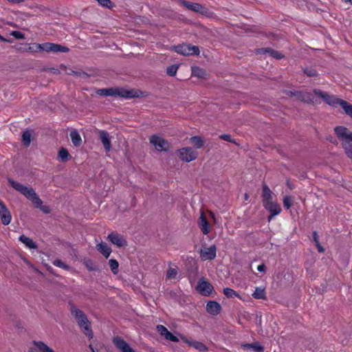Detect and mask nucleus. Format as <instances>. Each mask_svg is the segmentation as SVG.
<instances>
[{"instance_id":"7ed1b4c3","label":"nucleus","mask_w":352,"mask_h":352,"mask_svg":"<svg viewBox=\"0 0 352 352\" xmlns=\"http://www.w3.org/2000/svg\"><path fill=\"white\" fill-rule=\"evenodd\" d=\"M96 94L101 96H119L124 98H133L140 97L142 92L135 89H126L122 87H110L99 89L96 91Z\"/></svg>"},{"instance_id":"5fc2aeb1","label":"nucleus","mask_w":352,"mask_h":352,"mask_svg":"<svg viewBox=\"0 0 352 352\" xmlns=\"http://www.w3.org/2000/svg\"><path fill=\"white\" fill-rule=\"evenodd\" d=\"M313 239H314V241L315 242V243H320L319 240H318V236L316 231L313 232Z\"/></svg>"},{"instance_id":"cd10ccee","label":"nucleus","mask_w":352,"mask_h":352,"mask_svg":"<svg viewBox=\"0 0 352 352\" xmlns=\"http://www.w3.org/2000/svg\"><path fill=\"white\" fill-rule=\"evenodd\" d=\"M82 264L87 267L89 272L99 271V267L95 263L89 258H85L82 261Z\"/></svg>"},{"instance_id":"37998d69","label":"nucleus","mask_w":352,"mask_h":352,"mask_svg":"<svg viewBox=\"0 0 352 352\" xmlns=\"http://www.w3.org/2000/svg\"><path fill=\"white\" fill-rule=\"evenodd\" d=\"M157 329L158 332L160 333L161 336H164V338L167 336V334L170 332L167 328H166L162 324H159L157 326Z\"/></svg>"},{"instance_id":"b1692460","label":"nucleus","mask_w":352,"mask_h":352,"mask_svg":"<svg viewBox=\"0 0 352 352\" xmlns=\"http://www.w3.org/2000/svg\"><path fill=\"white\" fill-rule=\"evenodd\" d=\"M192 76L198 78L205 79L208 75L206 71L198 66H192L191 67Z\"/></svg>"},{"instance_id":"4d7b16f0","label":"nucleus","mask_w":352,"mask_h":352,"mask_svg":"<svg viewBox=\"0 0 352 352\" xmlns=\"http://www.w3.org/2000/svg\"><path fill=\"white\" fill-rule=\"evenodd\" d=\"M8 2L12 4H19L24 2V0H7Z\"/></svg>"},{"instance_id":"58836bf2","label":"nucleus","mask_w":352,"mask_h":352,"mask_svg":"<svg viewBox=\"0 0 352 352\" xmlns=\"http://www.w3.org/2000/svg\"><path fill=\"white\" fill-rule=\"evenodd\" d=\"M223 293L227 298L239 297V294L236 292L229 287L225 288Z\"/></svg>"},{"instance_id":"aec40b11","label":"nucleus","mask_w":352,"mask_h":352,"mask_svg":"<svg viewBox=\"0 0 352 352\" xmlns=\"http://www.w3.org/2000/svg\"><path fill=\"white\" fill-rule=\"evenodd\" d=\"M34 133L32 129H26L23 132L21 142L25 146L28 147L30 145Z\"/></svg>"},{"instance_id":"bb28decb","label":"nucleus","mask_w":352,"mask_h":352,"mask_svg":"<svg viewBox=\"0 0 352 352\" xmlns=\"http://www.w3.org/2000/svg\"><path fill=\"white\" fill-rule=\"evenodd\" d=\"M6 314H7L9 320L13 322V324L15 326V327L18 329L23 328L22 323L19 320H17L15 314L11 310L6 309Z\"/></svg>"},{"instance_id":"de8ad7c7","label":"nucleus","mask_w":352,"mask_h":352,"mask_svg":"<svg viewBox=\"0 0 352 352\" xmlns=\"http://www.w3.org/2000/svg\"><path fill=\"white\" fill-rule=\"evenodd\" d=\"M68 74H71V75H74L76 76L82 77V78H88L90 76L87 73H86L85 72H77V71L72 70L71 72H69Z\"/></svg>"},{"instance_id":"a18cd8bd","label":"nucleus","mask_w":352,"mask_h":352,"mask_svg":"<svg viewBox=\"0 0 352 352\" xmlns=\"http://www.w3.org/2000/svg\"><path fill=\"white\" fill-rule=\"evenodd\" d=\"M53 263H54V265H56L57 267H61V268L65 269V270H68L69 268L68 265L65 264L64 262H63L60 259H56L53 262Z\"/></svg>"},{"instance_id":"864d4df0","label":"nucleus","mask_w":352,"mask_h":352,"mask_svg":"<svg viewBox=\"0 0 352 352\" xmlns=\"http://www.w3.org/2000/svg\"><path fill=\"white\" fill-rule=\"evenodd\" d=\"M257 270L260 272H265L266 270V266L265 265V264L259 265L257 267Z\"/></svg>"},{"instance_id":"6ab92c4d","label":"nucleus","mask_w":352,"mask_h":352,"mask_svg":"<svg viewBox=\"0 0 352 352\" xmlns=\"http://www.w3.org/2000/svg\"><path fill=\"white\" fill-rule=\"evenodd\" d=\"M263 206L267 211L272 214V216L278 215L281 211L280 204L276 202H267Z\"/></svg>"},{"instance_id":"4be33fe9","label":"nucleus","mask_w":352,"mask_h":352,"mask_svg":"<svg viewBox=\"0 0 352 352\" xmlns=\"http://www.w3.org/2000/svg\"><path fill=\"white\" fill-rule=\"evenodd\" d=\"M241 347L244 350L252 349L254 352H264V347L258 342H255L250 344H243Z\"/></svg>"},{"instance_id":"e2e57ef3","label":"nucleus","mask_w":352,"mask_h":352,"mask_svg":"<svg viewBox=\"0 0 352 352\" xmlns=\"http://www.w3.org/2000/svg\"><path fill=\"white\" fill-rule=\"evenodd\" d=\"M50 69L52 70V72H54V73H56L58 71V69H54V68H50Z\"/></svg>"},{"instance_id":"dca6fc26","label":"nucleus","mask_w":352,"mask_h":352,"mask_svg":"<svg viewBox=\"0 0 352 352\" xmlns=\"http://www.w3.org/2000/svg\"><path fill=\"white\" fill-rule=\"evenodd\" d=\"M198 226L204 234L210 232V225L204 213H201L199 218Z\"/></svg>"},{"instance_id":"393cba45","label":"nucleus","mask_w":352,"mask_h":352,"mask_svg":"<svg viewBox=\"0 0 352 352\" xmlns=\"http://www.w3.org/2000/svg\"><path fill=\"white\" fill-rule=\"evenodd\" d=\"M179 1L183 6L186 8L188 10L193 11L197 13L199 11V8H200V3H192L186 0H179Z\"/></svg>"},{"instance_id":"2eb2a0df","label":"nucleus","mask_w":352,"mask_h":352,"mask_svg":"<svg viewBox=\"0 0 352 352\" xmlns=\"http://www.w3.org/2000/svg\"><path fill=\"white\" fill-rule=\"evenodd\" d=\"M99 138L104 146V150L109 152L111 148L109 134L106 131H98Z\"/></svg>"},{"instance_id":"774afa93","label":"nucleus","mask_w":352,"mask_h":352,"mask_svg":"<svg viewBox=\"0 0 352 352\" xmlns=\"http://www.w3.org/2000/svg\"><path fill=\"white\" fill-rule=\"evenodd\" d=\"M1 41H8V40L1 36Z\"/></svg>"},{"instance_id":"ea45409f","label":"nucleus","mask_w":352,"mask_h":352,"mask_svg":"<svg viewBox=\"0 0 352 352\" xmlns=\"http://www.w3.org/2000/svg\"><path fill=\"white\" fill-rule=\"evenodd\" d=\"M304 74L309 77H315L318 76L317 71L312 67H305L302 69Z\"/></svg>"},{"instance_id":"e433bc0d","label":"nucleus","mask_w":352,"mask_h":352,"mask_svg":"<svg viewBox=\"0 0 352 352\" xmlns=\"http://www.w3.org/2000/svg\"><path fill=\"white\" fill-rule=\"evenodd\" d=\"M267 54H270V56L277 60H280L285 57V56L283 54L270 47H268Z\"/></svg>"},{"instance_id":"a878e982","label":"nucleus","mask_w":352,"mask_h":352,"mask_svg":"<svg viewBox=\"0 0 352 352\" xmlns=\"http://www.w3.org/2000/svg\"><path fill=\"white\" fill-rule=\"evenodd\" d=\"M19 241L24 243L30 249H36L37 245L32 239L22 234L19 236Z\"/></svg>"},{"instance_id":"2f4dec72","label":"nucleus","mask_w":352,"mask_h":352,"mask_svg":"<svg viewBox=\"0 0 352 352\" xmlns=\"http://www.w3.org/2000/svg\"><path fill=\"white\" fill-rule=\"evenodd\" d=\"M34 344L36 345L41 352H54L51 348H50L46 344L41 341H34Z\"/></svg>"},{"instance_id":"4c0bfd02","label":"nucleus","mask_w":352,"mask_h":352,"mask_svg":"<svg viewBox=\"0 0 352 352\" xmlns=\"http://www.w3.org/2000/svg\"><path fill=\"white\" fill-rule=\"evenodd\" d=\"M109 266H110V268H111V270L112 271V272L114 274H117L118 272V267H119L118 262L116 259L111 258L109 261Z\"/></svg>"},{"instance_id":"8fccbe9b","label":"nucleus","mask_w":352,"mask_h":352,"mask_svg":"<svg viewBox=\"0 0 352 352\" xmlns=\"http://www.w3.org/2000/svg\"><path fill=\"white\" fill-rule=\"evenodd\" d=\"M165 338L166 340H168L174 342H177L179 341V339L177 338V337L175 336V335H173L171 332H169L167 334V336L165 337Z\"/></svg>"},{"instance_id":"f03ea898","label":"nucleus","mask_w":352,"mask_h":352,"mask_svg":"<svg viewBox=\"0 0 352 352\" xmlns=\"http://www.w3.org/2000/svg\"><path fill=\"white\" fill-rule=\"evenodd\" d=\"M313 92L316 96L322 98L330 106L336 107L338 104L340 105L344 113L352 118V104L346 100L337 98L336 96L329 95L318 89H314Z\"/></svg>"},{"instance_id":"f704fd0d","label":"nucleus","mask_w":352,"mask_h":352,"mask_svg":"<svg viewBox=\"0 0 352 352\" xmlns=\"http://www.w3.org/2000/svg\"><path fill=\"white\" fill-rule=\"evenodd\" d=\"M199 8H199V11L197 13H199L209 18H211L214 16V12L210 10L206 7L204 6L203 5L201 4Z\"/></svg>"},{"instance_id":"680f3d73","label":"nucleus","mask_w":352,"mask_h":352,"mask_svg":"<svg viewBox=\"0 0 352 352\" xmlns=\"http://www.w3.org/2000/svg\"><path fill=\"white\" fill-rule=\"evenodd\" d=\"M244 197H245V200H248V198H249V195H248V193H245V195H244Z\"/></svg>"},{"instance_id":"412c9836","label":"nucleus","mask_w":352,"mask_h":352,"mask_svg":"<svg viewBox=\"0 0 352 352\" xmlns=\"http://www.w3.org/2000/svg\"><path fill=\"white\" fill-rule=\"evenodd\" d=\"M272 192L267 186V184H264L263 185V194H262V201L263 206L267 202H272Z\"/></svg>"},{"instance_id":"09e8293b","label":"nucleus","mask_w":352,"mask_h":352,"mask_svg":"<svg viewBox=\"0 0 352 352\" xmlns=\"http://www.w3.org/2000/svg\"><path fill=\"white\" fill-rule=\"evenodd\" d=\"M10 34L13 36L16 39H23L25 38V35L23 33L19 31H12Z\"/></svg>"},{"instance_id":"5701e85b","label":"nucleus","mask_w":352,"mask_h":352,"mask_svg":"<svg viewBox=\"0 0 352 352\" xmlns=\"http://www.w3.org/2000/svg\"><path fill=\"white\" fill-rule=\"evenodd\" d=\"M96 249L106 258H107L110 256V254H111V253L112 252L111 248L109 247V245L106 243H104V242H101V243L97 244Z\"/></svg>"},{"instance_id":"6e6552de","label":"nucleus","mask_w":352,"mask_h":352,"mask_svg":"<svg viewBox=\"0 0 352 352\" xmlns=\"http://www.w3.org/2000/svg\"><path fill=\"white\" fill-rule=\"evenodd\" d=\"M196 290L204 296H210L214 290L212 285L201 277L198 280L197 285L195 287Z\"/></svg>"},{"instance_id":"1a4fd4ad","label":"nucleus","mask_w":352,"mask_h":352,"mask_svg":"<svg viewBox=\"0 0 352 352\" xmlns=\"http://www.w3.org/2000/svg\"><path fill=\"white\" fill-rule=\"evenodd\" d=\"M150 143L154 145L158 151H168L170 147L167 140L156 135L151 136Z\"/></svg>"},{"instance_id":"13d9d810","label":"nucleus","mask_w":352,"mask_h":352,"mask_svg":"<svg viewBox=\"0 0 352 352\" xmlns=\"http://www.w3.org/2000/svg\"><path fill=\"white\" fill-rule=\"evenodd\" d=\"M26 263H28L36 272H37L38 273H39L41 275H43V274L41 271H39L38 269L35 268L32 264H30L27 261H26Z\"/></svg>"},{"instance_id":"f3484780","label":"nucleus","mask_w":352,"mask_h":352,"mask_svg":"<svg viewBox=\"0 0 352 352\" xmlns=\"http://www.w3.org/2000/svg\"><path fill=\"white\" fill-rule=\"evenodd\" d=\"M12 219V215L6 206L1 202V223L8 225Z\"/></svg>"},{"instance_id":"f257e3e1","label":"nucleus","mask_w":352,"mask_h":352,"mask_svg":"<svg viewBox=\"0 0 352 352\" xmlns=\"http://www.w3.org/2000/svg\"><path fill=\"white\" fill-rule=\"evenodd\" d=\"M8 183L14 189L30 200L36 208H39L45 214H49L50 212V207L43 205L42 200L38 197L32 188H28L15 182L11 178H8Z\"/></svg>"},{"instance_id":"bf43d9fd","label":"nucleus","mask_w":352,"mask_h":352,"mask_svg":"<svg viewBox=\"0 0 352 352\" xmlns=\"http://www.w3.org/2000/svg\"><path fill=\"white\" fill-rule=\"evenodd\" d=\"M287 186L291 190H292L294 188V186L292 185V184L290 183V181L289 179L287 180Z\"/></svg>"},{"instance_id":"0e129e2a","label":"nucleus","mask_w":352,"mask_h":352,"mask_svg":"<svg viewBox=\"0 0 352 352\" xmlns=\"http://www.w3.org/2000/svg\"><path fill=\"white\" fill-rule=\"evenodd\" d=\"M50 69L52 70V72H54V73H56L58 71V69H54V68H50Z\"/></svg>"},{"instance_id":"9b49d317","label":"nucleus","mask_w":352,"mask_h":352,"mask_svg":"<svg viewBox=\"0 0 352 352\" xmlns=\"http://www.w3.org/2000/svg\"><path fill=\"white\" fill-rule=\"evenodd\" d=\"M113 343L115 346L121 352H136L130 345L121 337L113 338Z\"/></svg>"},{"instance_id":"49530a36","label":"nucleus","mask_w":352,"mask_h":352,"mask_svg":"<svg viewBox=\"0 0 352 352\" xmlns=\"http://www.w3.org/2000/svg\"><path fill=\"white\" fill-rule=\"evenodd\" d=\"M177 274V270L175 268L170 267L166 273L167 278H174Z\"/></svg>"},{"instance_id":"4468645a","label":"nucleus","mask_w":352,"mask_h":352,"mask_svg":"<svg viewBox=\"0 0 352 352\" xmlns=\"http://www.w3.org/2000/svg\"><path fill=\"white\" fill-rule=\"evenodd\" d=\"M206 311L212 316H217L221 311V305L215 300H209L206 307Z\"/></svg>"},{"instance_id":"052dcab7","label":"nucleus","mask_w":352,"mask_h":352,"mask_svg":"<svg viewBox=\"0 0 352 352\" xmlns=\"http://www.w3.org/2000/svg\"><path fill=\"white\" fill-rule=\"evenodd\" d=\"M274 217V216H272V213H270V215L268 217V221H270L272 219V218H273Z\"/></svg>"},{"instance_id":"c756f323","label":"nucleus","mask_w":352,"mask_h":352,"mask_svg":"<svg viewBox=\"0 0 352 352\" xmlns=\"http://www.w3.org/2000/svg\"><path fill=\"white\" fill-rule=\"evenodd\" d=\"M41 47V44L38 43H32V45H25L24 47H21L19 50L21 52H39V49Z\"/></svg>"},{"instance_id":"ddd939ff","label":"nucleus","mask_w":352,"mask_h":352,"mask_svg":"<svg viewBox=\"0 0 352 352\" xmlns=\"http://www.w3.org/2000/svg\"><path fill=\"white\" fill-rule=\"evenodd\" d=\"M216 246L214 245L210 248H204L200 250V257L202 260H212L216 257Z\"/></svg>"},{"instance_id":"c85d7f7f","label":"nucleus","mask_w":352,"mask_h":352,"mask_svg":"<svg viewBox=\"0 0 352 352\" xmlns=\"http://www.w3.org/2000/svg\"><path fill=\"white\" fill-rule=\"evenodd\" d=\"M72 142L75 146H80L82 144V139L78 132L74 129L70 133Z\"/></svg>"},{"instance_id":"c9c22d12","label":"nucleus","mask_w":352,"mask_h":352,"mask_svg":"<svg viewBox=\"0 0 352 352\" xmlns=\"http://www.w3.org/2000/svg\"><path fill=\"white\" fill-rule=\"evenodd\" d=\"M285 93L288 96L296 97V98H297L298 99H299L300 100H304L303 94H302V93L301 91L286 90V91H285Z\"/></svg>"},{"instance_id":"a19ab883","label":"nucleus","mask_w":352,"mask_h":352,"mask_svg":"<svg viewBox=\"0 0 352 352\" xmlns=\"http://www.w3.org/2000/svg\"><path fill=\"white\" fill-rule=\"evenodd\" d=\"M178 67H179L178 65H172L168 67L166 69L167 75H168L170 76H175L176 75Z\"/></svg>"},{"instance_id":"473e14b6","label":"nucleus","mask_w":352,"mask_h":352,"mask_svg":"<svg viewBox=\"0 0 352 352\" xmlns=\"http://www.w3.org/2000/svg\"><path fill=\"white\" fill-rule=\"evenodd\" d=\"M190 142L196 148H200L204 146V140L200 136H193L190 139Z\"/></svg>"},{"instance_id":"0eeeda50","label":"nucleus","mask_w":352,"mask_h":352,"mask_svg":"<svg viewBox=\"0 0 352 352\" xmlns=\"http://www.w3.org/2000/svg\"><path fill=\"white\" fill-rule=\"evenodd\" d=\"M178 157L182 161L186 162H190L195 159L198 156V153L196 151L193 150L191 147H184L177 150Z\"/></svg>"},{"instance_id":"f8f14e48","label":"nucleus","mask_w":352,"mask_h":352,"mask_svg":"<svg viewBox=\"0 0 352 352\" xmlns=\"http://www.w3.org/2000/svg\"><path fill=\"white\" fill-rule=\"evenodd\" d=\"M107 239L118 248L127 245V241L124 236L116 232H111L107 236Z\"/></svg>"},{"instance_id":"20e7f679","label":"nucleus","mask_w":352,"mask_h":352,"mask_svg":"<svg viewBox=\"0 0 352 352\" xmlns=\"http://www.w3.org/2000/svg\"><path fill=\"white\" fill-rule=\"evenodd\" d=\"M335 133L339 140H342V147L348 157L352 159V132L344 126H338L334 129Z\"/></svg>"},{"instance_id":"c03bdc74","label":"nucleus","mask_w":352,"mask_h":352,"mask_svg":"<svg viewBox=\"0 0 352 352\" xmlns=\"http://www.w3.org/2000/svg\"><path fill=\"white\" fill-rule=\"evenodd\" d=\"M292 205V197L286 196L283 198V206L287 209H289Z\"/></svg>"},{"instance_id":"6e6d98bb","label":"nucleus","mask_w":352,"mask_h":352,"mask_svg":"<svg viewBox=\"0 0 352 352\" xmlns=\"http://www.w3.org/2000/svg\"><path fill=\"white\" fill-rule=\"evenodd\" d=\"M316 245L318 248V251L320 252V253H323L324 252V248L320 245V243H316Z\"/></svg>"},{"instance_id":"603ef678","label":"nucleus","mask_w":352,"mask_h":352,"mask_svg":"<svg viewBox=\"0 0 352 352\" xmlns=\"http://www.w3.org/2000/svg\"><path fill=\"white\" fill-rule=\"evenodd\" d=\"M268 47L259 48L256 50L257 54H267Z\"/></svg>"},{"instance_id":"3c124183","label":"nucleus","mask_w":352,"mask_h":352,"mask_svg":"<svg viewBox=\"0 0 352 352\" xmlns=\"http://www.w3.org/2000/svg\"><path fill=\"white\" fill-rule=\"evenodd\" d=\"M219 138L221 140L229 142H234V140H232V137L229 134H222L219 136Z\"/></svg>"},{"instance_id":"9d476101","label":"nucleus","mask_w":352,"mask_h":352,"mask_svg":"<svg viewBox=\"0 0 352 352\" xmlns=\"http://www.w3.org/2000/svg\"><path fill=\"white\" fill-rule=\"evenodd\" d=\"M39 51H45L47 52H68L69 51V48L59 44L45 43L41 44Z\"/></svg>"},{"instance_id":"7c9ffc66","label":"nucleus","mask_w":352,"mask_h":352,"mask_svg":"<svg viewBox=\"0 0 352 352\" xmlns=\"http://www.w3.org/2000/svg\"><path fill=\"white\" fill-rule=\"evenodd\" d=\"M252 296L255 299H266L265 289L261 287H256L254 292L252 294Z\"/></svg>"},{"instance_id":"69168bd1","label":"nucleus","mask_w":352,"mask_h":352,"mask_svg":"<svg viewBox=\"0 0 352 352\" xmlns=\"http://www.w3.org/2000/svg\"><path fill=\"white\" fill-rule=\"evenodd\" d=\"M346 3H349L352 5V0H344Z\"/></svg>"},{"instance_id":"72a5a7b5","label":"nucleus","mask_w":352,"mask_h":352,"mask_svg":"<svg viewBox=\"0 0 352 352\" xmlns=\"http://www.w3.org/2000/svg\"><path fill=\"white\" fill-rule=\"evenodd\" d=\"M69 153L66 148L62 147L58 151V157H59L60 162H67L69 159Z\"/></svg>"},{"instance_id":"79ce46f5","label":"nucleus","mask_w":352,"mask_h":352,"mask_svg":"<svg viewBox=\"0 0 352 352\" xmlns=\"http://www.w3.org/2000/svg\"><path fill=\"white\" fill-rule=\"evenodd\" d=\"M97 2L102 7L111 9L114 7L113 3L111 0H96Z\"/></svg>"},{"instance_id":"a211bd4d","label":"nucleus","mask_w":352,"mask_h":352,"mask_svg":"<svg viewBox=\"0 0 352 352\" xmlns=\"http://www.w3.org/2000/svg\"><path fill=\"white\" fill-rule=\"evenodd\" d=\"M182 340L188 344L190 346H192L199 351L205 352L208 351V347L202 342L195 340H188L186 338H182Z\"/></svg>"},{"instance_id":"338daca9","label":"nucleus","mask_w":352,"mask_h":352,"mask_svg":"<svg viewBox=\"0 0 352 352\" xmlns=\"http://www.w3.org/2000/svg\"><path fill=\"white\" fill-rule=\"evenodd\" d=\"M330 142H331L333 144H336L338 143L337 140H330Z\"/></svg>"},{"instance_id":"39448f33","label":"nucleus","mask_w":352,"mask_h":352,"mask_svg":"<svg viewBox=\"0 0 352 352\" xmlns=\"http://www.w3.org/2000/svg\"><path fill=\"white\" fill-rule=\"evenodd\" d=\"M71 313L74 318L76 319L79 327L84 329L83 333L88 337L89 339H92L94 337V333L90 327V322L89 321L86 314L82 310L76 308L74 305L71 307Z\"/></svg>"},{"instance_id":"423d86ee","label":"nucleus","mask_w":352,"mask_h":352,"mask_svg":"<svg viewBox=\"0 0 352 352\" xmlns=\"http://www.w3.org/2000/svg\"><path fill=\"white\" fill-rule=\"evenodd\" d=\"M172 49L177 53L184 56L199 55L200 52L198 46L186 43L174 45L172 47Z\"/></svg>"}]
</instances>
